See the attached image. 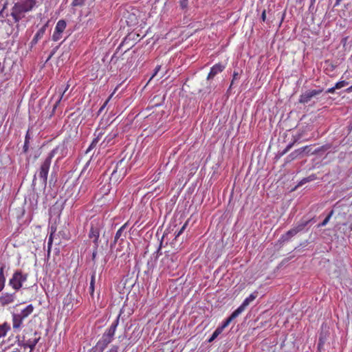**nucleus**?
<instances>
[{
  "label": "nucleus",
  "mask_w": 352,
  "mask_h": 352,
  "mask_svg": "<svg viewBox=\"0 0 352 352\" xmlns=\"http://www.w3.org/2000/svg\"><path fill=\"white\" fill-rule=\"evenodd\" d=\"M35 5V0H17L11 11V16L14 22L17 23L24 18L25 13L31 11Z\"/></svg>",
  "instance_id": "f257e3e1"
},
{
  "label": "nucleus",
  "mask_w": 352,
  "mask_h": 352,
  "mask_svg": "<svg viewBox=\"0 0 352 352\" xmlns=\"http://www.w3.org/2000/svg\"><path fill=\"white\" fill-rule=\"evenodd\" d=\"M129 169L128 162L124 159H122L118 161L111 173V177L109 178L110 183H113L116 184L117 183L120 182L122 179L127 174V171Z\"/></svg>",
  "instance_id": "f03ea898"
},
{
  "label": "nucleus",
  "mask_w": 352,
  "mask_h": 352,
  "mask_svg": "<svg viewBox=\"0 0 352 352\" xmlns=\"http://www.w3.org/2000/svg\"><path fill=\"white\" fill-rule=\"evenodd\" d=\"M58 147L53 148L41 162L40 167L38 170L39 178L43 181V184L47 183L48 173L52 164V160L58 153Z\"/></svg>",
  "instance_id": "7ed1b4c3"
},
{
  "label": "nucleus",
  "mask_w": 352,
  "mask_h": 352,
  "mask_svg": "<svg viewBox=\"0 0 352 352\" xmlns=\"http://www.w3.org/2000/svg\"><path fill=\"white\" fill-rule=\"evenodd\" d=\"M28 274L23 273L21 270H16L9 280V285L15 291H19L23 287V283L28 280Z\"/></svg>",
  "instance_id": "20e7f679"
},
{
  "label": "nucleus",
  "mask_w": 352,
  "mask_h": 352,
  "mask_svg": "<svg viewBox=\"0 0 352 352\" xmlns=\"http://www.w3.org/2000/svg\"><path fill=\"white\" fill-rule=\"evenodd\" d=\"M102 227V223L100 219L94 220L91 223L89 238L93 240L95 248H98L99 246V236Z\"/></svg>",
  "instance_id": "39448f33"
},
{
  "label": "nucleus",
  "mask_w": 352,
  "mask_h": 352,
  "mask_svg": "<svg viewBox=\"0 0 352 352\" xmlns=\"http://www.w3.org/2000/svg\"><path fill=\"white\" fill-rule=\"evenodd\" d=\"M107 129L106 128H98L95 131L94 136L95 138L92 140L91 144L88 147L86 151V153L90 152L93 148H94L96 145L98 144L100 140L102 138L103 135L106 133Z\"/></svg>",
  "instance_id": "423d86ee"
},
{
  "label": "nucleus",
  "mask_w": 352,
  "mask_h": 352,
  "mask_svg": "<svg viewBox=\"0 0 352 352\" xmlns=\"http://www.w3.org/2000/svg\"><path fill=\"white\" fill-rule=\"evenodd\" d=\"M161 263L164 270H173L176 266L174 261V256L173 254H166L162 258Z\"/></svg>",
  "instance_id": "0eeeda50"
},
{
  "label": "nucleus",
  "mask_w": 352,
  "mask_h": 352,
  "mask_svg": "<svg viewBox=\"0 0 352 352\" xmlns=\"http://www.w3.org/2000/svg\"><path fill=\"white\" fill-rule=\"evenodd\" d=\"M322 92V89H312L309 90L300 95L299 102L300 103H307L311 98Z\"/></svg>",
  "instance_id": "6e6552de"
},
{
  "label": "nucleus",
  "mask_w": 352,
  "mask_h": 352,
  "mask_svg": "<svg viewBox=\"0 0 352 352\" xmlns=\"http://www.w3.org/2000/svg\"><path fill=\"white\" fill-rule=\"evenodd\" d=\"M33 337L30 338L28 340H25V337L24 336L23 340H21V342L23 343L22 345L24 348L29 347L30 349V351H32L38 342L39 341L41 337L38 335L37 332H34L33 334Z\"/></svg>",
  "instance_id": "1a4fd4ad"
},
{
  "label": "nucleus",
  "mask_w": 352,
  "mask_h": 352,
  "mask_svg": "<svg viewBox=\"0 0 352 352\" xmlns=\"http://www.w3.org/2000/svg\"><path fill=\"white\" fill-rule=\"evenodd\" d=\"M118 133L117 131L109 133L103 139L102 142L100 144V147L104 148L109 146H111L114 144V140L118 136Z\"/></svg>",
  "instance_id": "9d476101"
},
{
  "label": "nucleus",
  "mask_w": 352,
  "mask_h": 352,
  "mask_svg": "<svg viewBox=\"0 0 352 352\" xmlns=\"http://www.w3.org/2000/svg\"><path fill=\"white\" fill-rule=\"evenodd\" d=\"M16 299V294L15 292L13 293H8V292H4L2 293L0 296V304L1 306H6L10 304H12L14 302Z\"/></svg>",
  "instance_id": "9b49d317"
},
{
  "label": "nucleus",
  "mask_w": 352,
  "mask_h": 352,
  "mask_svg": "<svg viewBox=\"0 0 352 352\" xmlns=\"http://www.w3.org/2000/svg\"><path fill=\"white\" fill-rule=\"evenodd\" d=\"M258 296V292H254L252 294H251L248 297H247L242 304L236 309V311L241 314L245 308L252 302L254 301L256 297Z\"/></svg>",
  "instance_id": "f8f14e48"
},
{
  "label": "nucleus",
  "mask_w": 352,
  "mask_h": 352,
  "mask_svg": "<svg viewBox=\"0 0 352 352\" xmlns=\"http://www.w3.org/2000/svg\"><path fill=\"white\" fill-rule=\"evenodd\" d=\"M225 68L226 66L221 63H217L214 65L210 68V71L207 76V80L213 79L216 75H217L219 73L222 72Z\"/></svg>",
  "instance_id": "ddd939ff"
},
{
  "label": "nucleus",
  "mask_w": 352,
  "mask_h": 352,
  "mask_svg": "<svg viewBox=\"0 0 352 352\" xmlns=\"http://www.w3.org/2000/svg\"><path fill=\"white\" fill-rule=\"evenodd\" d=\"M49 21H47L43 27H41L36 33L34 38L31 41V45H36L39 40H41L45 33L46 29L48 27Z\"/></svg>",
  "instance_id": "4468645a"
},
{
  "label": "nucleus",
  "mask_w": 352,
  "mask_h": 352,
  "mask_svg": "<svg viewBox=\"0 0 352 352\" xmlns=\"http://www.w3.org/2000/svg\"><path fill=\"white\" fill-rule=\"evenodd\" d=\"M307 225V223H302L301 225H299L298 226L292 228L287 231L285 235L283 236V237L285 239V240H288L289 239L292 238V236H295L298 232L303 230L305 226Z\"/></svg>",
  "instance_id": "2eb2a0df"
},
{
  "label": "nucleus",
  "mask_w": 352,
  "mask_h": 352,
  "mask_svg": "<svg viewBox=\"0 0 352 352\" xmlns=\"http://www.w3.org/2000/svg\"><path fill=\"white\" fill-rule=\"evenodd\" d=\"M113 336L107 333H104L101 340L98 342V344L100 346L101 349L104 350L107 345L112 341Z\"/></svg>",
  "instance_id": "dca6fc26"
},
{
  "label": "nucleus",
  "mask_w": 352,
  "mask_h": 352,
  "mask_svg": "<svg viewBox=\"0 0 352 352\" xmlns=\"http://www.w3.org/2000/svg\"><path fill=\"white\" fill-rule=\"evenodd\" d=\"M24 320L18 314H12V328L15 330L19 329Z\"/></svg>",
  "instance_id": "f3484780"
},
{
  "label": "nucleus",
  "mask_w": 352,
  "mask_h": 352,
  "mask_svg": "<svg viewBox=\"0 0 352 352\" xmlns=\"http://www.w3.org/2000/svg\"><path fill=\"white\" fill-rule=\"evenodd\" d=\"M240 314L235 310L234 311L231 315L223 322V323L218 327L222 331L223 330L227 327L233 320H234L236 317H238Z\"/></svg>",
  "instance_id": "a211bd4d"
},
{
  "label": "nucleus",
  "mask_w": 352,
  "mask_h": 352,
  "mask_svg": "<svg viewBox=\"0 0 352 352\" xmlns=\"http://www.w3.org/2000/svg\"><path fill=\"white\" fill-rule=\"evenodd\" d=\"M34 307L30 304L28 305L25 309L18 314L23 320L28 318L34 311Z\"/></svg>",
  "instance_id": "6ab92c4d"
},
{
  "label": "nucleus",
  "mask_w": 352,
  "mask_h": 352,
  "mask_svg": "<svg viewBox=\"0 0 352 352\" xmlns=\"http://www.w3.org/2000/svg\"><path fill=\"white\" fill-rule=\"evenodd\" d=\"M119 320H120V315L114 320V322L111 324V325L107 329V331L105 332V333L109 334V335L112 336H114L116 328H117V327L118 325V323H119Z\"/></svg>",
  "instance_id": "aec40b11"
},
{
  "label": "nucleus",
  "mask_w": 352,
  "mask_h": 352,
  "mask_svg": "<svg viewBox=\"0 0 352 352\" xmlns=\"http://www.w3.org/2000/svg\"><path fill=\"white\" fill-rule=\"evenodd\" d=\"M10 329V325L7 322L0 324V338L5 337Z\"/></svg>",
  "instance_id": "412c9836"
},
{
  "label": "nucleus",
  "mask_w": 352,
  "mask_h": 352,
  "mask_svg": "<svg viewBox=\"0 0 352 352\" xmlns=\"http://www.w3.org/2000/svg\"><path fill=\"white\" fill-rule=\"evenodd\" d=\"M308 146L302 147L300 149H297L289 154L288 156L289 161H292L297 158L301 153L305 151Z\"/></svg>",
  "instance_id": "4be33fe9"
},
{
  "label": "nucleus",
  "mask_w": 352,
  "mask_h": 352,
  "mask_svg": "<svg viewBox=\"0 0 352 352\" xmlns=\"http://www.w3.org/2000/svg\"><path fill=\"white\" fill-rule=\"evenodd\" d=\"M67 27V23L64 19L59 20L54 28V31L63 33Z\"/></svg>",
  "instance_id": "5701e85b"
},
{
  "label": "nucleus",
  "mask_w": 352,
  "mask_h": 352,
  "mask_svg": "<svg viewBox=\"0 0 352 352\" xmlns=\"http://www.w3.org/2000/svg\"><path fill=\"white\" fill-rule=\"evenodd\" d=\"M126 227V223H124L123 226H122L116 232V236L114 237L113 242L111 244V247L112 248L113 245H116L118 240L122 236L123 232L124 231L125 228Z\"/></svg>",
  "instance_id": "b1692460"
},
{
  "label": "nucleus",
  "mask_w": 352,
  "mask_h": 352,
  "mask_svg": "<svg viewBox=\"0 0 352 352\" xmlns=\"http://www.w3.org/2000/svg\"><path fill=\"white\" fill-rule=\"evenodd\" d=\"M55 232H56V228H54V227H52L51 228L50 234L49 236L48 241H47V252H48V254H50V250L52 249V243H53V238H54V234Z\"/></svg>",
  "instance_id": "393cba45"
},
{
  "label": "nucleus",
  "mask_w": 352,
  "mask_h": 352,
  "mask_svg": "<svg viewBox=\"0 0 352 352\" xmlns=\"http://www.w3.org/2000/svg\"><path fill=\"white\" fill-rule=\"evenodd\" d=\"M30 140V130H28L25 137L23 150L24 153H27L29 149V142Z\"/></svg>",
  "instance_id": "a878e982"
},
{
  "label": "nucleus",
  "mask_w": 352,
  "mask_h": 352,
  "mask_svg": "<svg viewBox=\"0 0 352 352\" xmlns=\"http://www.w3.org/2000/svg\"><path fill=\"white\" fill-rule=\"evenodd\" d=\"M69 88V85H67V87H65V89L64 90H62V89H59L58 92H59V96H58V98L57 100V101L56 102V104H54V108H56L58 107V105L59 104L60 100H62L63 97V95L65 94V93L67 91V90Z\"/></svg>",
  "instance_id": "bb28decb"
},
{
  "label": "nucleus",
  "mask_w": 352,
  "mask_h": 352,
  "mask_svg": "<svg viewBox=\"0 0 352 352\" xmlns=\"http://www.w3.org/2000/svg\"><path fill=\"white\" fill-rule=\"evenodd\" d=\"M95 278H96V275L94 273L91 277L90 286H89L90 295L91 296H94V293Z\"/></svg>",
  "instance_id": "cd10ccee"
},
{
  "label": "nucleus",
  "mask_w": 352,
  "mask_h": 352,
  "mask_svg": "<svg viewBox=\"0 0 352 352\" xmlns=\"http://www.w3.org/2000/svg\"><path fill=\"white\" fill-rule=\"evenodd\" d=\"M222 333V331L219 328L217 327L214 331L212 333L211 337L209 338L208 340V342H212L213 340H214L219 334H221Z\"/></svg>",
  "instance_id": "c85d7f7f"
},
{
  "label": "nucleus",
  "mask_w": 352,
  "mask_h": 352,
  "mask_svg": "<svg viewBox=\"0 0 352 352\" xmlns=\"http://www.w3.org/2000/svg\"><path fill=\"white\" fill-rule=\"evenodd\" d=\"M63 37V33L58 32L56 31H54V33L52 36V39L53 41L56 42L59 41Z\"/></svg>",
  "instance_id": "c756f323"
},
{
  "label": "nucleus",
  "mask_w": 352,
  "mask_h": 352,
  "mask_svg": "<svg viewBox=\"0 0 352 352\" xmlns=\"http://www.w3.org/2000/svg\"><path fill=\"white\" fill-rule=\"evenodd\" d=\"M333 214V211H331L326 217L325 219L322 221V222H321L318 226L319 227H323L324 226H326L327 224V223L329 221L330 219H331V217Z\"/></svg>",
  "instance_id": "7c9ffc66"
},
{
  "label": "nucleus",
  "mask_w": 352,
  "mask_h": 352,
  "mask_svg": "<svg viewBox=\"0 0 352 352\" xmlns=\"http://www.w3.org/2000/svg\"><path fill=\"white\" fill-rule=\"evenodd\" d=\"M348 84L349 82L347 81L341 80L336 83L335 88H336V89H339L347 85Z\"/></svg>",
  "instance_id": "2f4dec72"
},
{
  "label": "nucleus",
  "mask_w": 352,
  "mask_h": 352,
  "mask_svg": "<svg viewBox=\"0 0 352 352\" xmlns=\"http://www.w3.org/2000/svg\"><path fill=\"white\" fill-rule=\"evenodd\" d=\"M86 0H74L72 3L73 7L82 6Z\"/></svg>",
  "instance_id": "473e14b6"
},
{
  "label": "nucleus",
  "mask_w": 352,
  "mask_h": 352,
  "mask_svg": "<svg viewBox=\"0 0 352 352\" xmlns=\"http://www.w3.org/2000/svg\"><path fill=\"white\" fill-rule=\"evenodd\" d=\"M324 340L322 338L320 337L318 343V346H317V349H318L317 351L321 352L322 349L324 346Z\"/></svg>",
  "instance_id": "72a5a7b5"
},
{
  "label": "nucleus",
  "mask_w": 352,
  "mask_h": 352,
  "mask_svg": "<svg viewBox=\"0 0 352 352\" xmlns=\"http://www.w3.org/2000/svg\"><path fill=\"white\" fill-rule=\"evenodd\" d=\"M5 266L3 265L0 267V280L6 282V276L4 275Z\"/></svg>",
  "instance_id": "f704fd0d"
},
{
  "label": "nucleus",
  "mask_w": 352,
  "mask_h": 352,
  "mask_svg": "<svg viewBox=\"0 0 352 352\" xmlns=\"http://www.w3.org/2000/svg\"><path fill=\"white\" fill-rule=\"evenodd\" d=\"M188 225V221H186L183 226L182 227L180 228V230L178 231V232L177 233L176 236H175V238L178 237L180 234H182L183 233V232L184 231V230L186 228V226Z\"/></svg>",
  "instance_id": "c9c22d12"
},
{
  "label": "nucleus",
  "mask_w": 352,
  "mask_h": 352,
  "mask_svg": "<svg viewBox=\"0 0 352 352\" xmlns=\"http://www.w3.org/2000/svg\"><path fill=\"white\" fill-rule=\"evenodd\" d=\"M188 0H180L179 5L182 9H186L188 7Z\"/></svg>",
  "instance_id": "e433bc0d"
},
{
  "label": "nucleus",
  "mask_w": 352,
  "mask_h": 352,
  "mask_svg": "<svg viewBox=\"0 0 352 352\" xmlns=\"http://www.w3.org/2000/svg\"><path fill=\"white\" fill-rule=\"evenodd\" d=\"M239 75V74L238 72H236V71L234 72L233 76H232V82H231L230 87H231L233 85L234 81L238 78Z\"/></svg>",
  "instance_id": "4c0bfd02"
},
{
  "label": "nucleus",
  "mask_w": 352,
  "mask_h": 352,
  "mask_svg": "<svg viewBox=\"0 0 352 352\" xmlns=\"http://www.w3.org/2000/svg\"><path fill=\"white\" fill-rule=\"evenodd\" d=\"M160 69H161V65H157V66L155 67V71H154V74H153L152 75V76L151 77V78H150L149 81H151V79H152L154 76H155L157 74V73L160 72Z\"/></svg>",
  "instance_id": "58836bf2"
},
{
  "label": "nucleus",
  "mask_w": 352,
  "mask_h": 352,
  "mask_svg": "<svg viewBox=\"0 0 352 352\" xmlns=\"http://www.w3.org/2000/svg\"><path fill=\"white\" fill-rule=\"evenodd\" d=\"M89 164H90V161H88V162L85 164V166H84L83 169L82 170V171H81V173H80V177H82V176L85 174V170H87V168L89 167Z\"/></svg>",
  "instance_id": "ea45409f"
},
{
  "label": "nucleus",
  "mask_w": 352,
  "mask_h": 352,
  "mask_svg": "<svg viewBox=\"0 0 352 352\" xmlns=\"http://www.w3.org/2000/svg\"><path fill=\"white\" fill-rule=\"evenodd\" d=\"M294 142H292V143H291V144H289L287 146V147L285 148V150L283 151V153H282V154L283 155V154H285L287 152H288V151L290 150V148L292 147V146L294 145Z\"/></svg>",
  "instance_id": "a19ab883"
},
{
  "label": "nucleus",
  "mask_w": 352,
  "mask_h": 352,
  "mask_svg": "<svg viewBox=\"0 0 352 352\" xmlns=\"http://www.w3.org/2000/svg\"><path fill=\"white\" fill-rule=\"evenodd\" d=\"M118 346L116 345H113L111 349L108 351V352H118Z\"/></svg>",
  "instance_id": "79ce46f5"
},
{
  "label": "nucleus",
  "mask_w": 352,
  "mask_h": 352,
  "mask_svg": "<svg viewBox=\"0 0 352 352\" xmlns=\"http://www.w3.org/2000/svg\"><path fill=\"white\" fill-rule=\"evenodd\" d=\"M97 253H98V248H95L94 247V251H93V253H92V260H93L94 261H95V259H96V257Z\"/></svg>",
  "instance_id": "37998d69"
},
{
  "label": "nucleus",
  "mask_w": 352,
  "mask_h": 352,
  "mask_svg": "<svg viewBox=\"0 0 352 352\" xmlns=\"http://www.w3.org/2000/svg\"><path fill=\"white\" fill-rule=\"evenodd\" d=\"M261 20L263 22H265L266 21V10H264L261 13Z\"/></svg>",
  "instance_id": "c03bdc74"
},
{
  "label": "nucleus",
  "mask_w": 352,
  "mask_h": 352,
  "mask_svg": "<svg viewBox=\"0 0 352 352\" xmlns=\"http://www.w3.org/2000/svg\"><path fill=\"white\" fill-rule=\"evenodd\" d=\"M336 89V88H335V86L333 87H331V88H329L327 91H326V93L327 94H333L335 92V90Z\"/></svg>",
  "instance_id": "a18cd8bd"
},
{
  "label": "nucleus",
  "mask_w": 352,
  "mask_h": 352,
  "mask_svg": "<svg viewBox=\"0 0 352 352\" xmlns=\"http://www.w3.org/2000/svg\"><path fill=\"white\" fill-rule=\"evenodd\" d=\"M5 281L0 280V292L5 287Z\"/></svg>",
  "instance_id": "49530a36"
},
{
  "label": "nucleus",
  "mask_w": 352,
  "mask_h": 352,
  "mask_svg": "<svg viewBox=\"0 0 352 352\" xmlns=\"http://www.w3.org/2000/svg\"><path fill=\"white\" fill-rule=\"evenodd\" d=\"M346 91L347 93H351V92H352V85H351V86H350L349 87H348V88L346 89Z\"/></svg>",
  "instance_id": "de8ad7c7"
},
{
  "label": "nucleus",
  "mask_w": 352,
  "mask_h": 352,
  "mask_svg": "<svg viewBox=\"0 0 352 352\" xmlns=\"http://www.w3.org/2000/svg\"><path fill=\"white\" fill-rule=\"evenodd\" d=\"M342 0H336V3L334 5V6H338L340 4V2L342 1Z\"/></svg>",
  "instance_id": "09e8293b"
},
{
  "label": "nucleus",
  "mask_w": 352,
  "mask_h": 352,
  "mask_svg": "<svg viewBox=\"0 0 352 352\" xmlns=\"http://www.w3.org/2000/svg\"><path fill=\"white\" fill-rule=\"evenodd\" d=\"M307 181H309L307 179H302V180L301 181V182H300V183H301V184H303V183H305V182H307Z\"/></svg>",
  "instance_id": "8fccbe9b"
},
{
  "label": "nucleus",
  "mask_w": 352,
  "mask_h": 352,
  "mask_svg": "<svg viewBox=\"0 0 352 352\" xmlns=\"http://www.w3.org/2000/svg\"><path fill=\"white\" fill-rule=\"evenodd\" d=\"M12 352H21V350L19 349H16L14 351H13Z\"/></svg>",
  "instance_id": "3c124183"
},
{
  "label": "nucleus",
  "mask_w": 352,
  "mask_h": 352,
  "mask_svg": "<svg viewBox=\"0 0 352 352\" xmlns=\"http://www.w3.org/2000/svg\"><path fill=\"white\" fill-rule=\"evenodd\" d=\"M160 244H162V243ZM160 250H161V245H160V246L157 249V252H159L160 251Z\"/></svg>",
  "instance_id": "603ef678"
},
{
  "label": "nucleus",
  "mask_w": 352,
  "mask_h": 352,
  "mask_svg": "<svg viewBox=\"0 0 352 352\" xmlns=\"http://www.w3.org/2000/svg\"><path fill=\"white\" fill-rule=\"evenodd\" d=\"M349 228H350V230L352 231V223H351Z\"/></svg>",
  "instance_id": "864d4df0"
}]
</instances>
